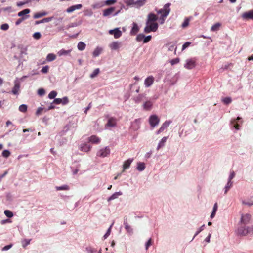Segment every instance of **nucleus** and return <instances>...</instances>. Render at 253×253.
I'll return each instance as SVG.
<instances>
[{"mask_svg":"<svg viewBox=\"0 0 253 253\" xmlns=\"http://www.w3.org/2000/svg\"><path fill=\"white\" fill-rule=\"evenodd\" d=\"M167 139H168V137H164L162 138V139L160 141V142L159 143V144L157 146V150H159L161 148H162V147H163L165 145V143L166 142Z\"/></svg>","mask_w":253,"mask_h":253,"instance_id":"22","label":"nucleus"},{"mask_svg":"<svg viewBox=\"0 0 253 253\" xmlns=\"http://www.w3.org/2000/svg\"><path fill=\"white\" fill-rule=\"evenodd\" d=\"M52 19H53V17L45 18L41 20L36 21L35 25H38V24H39L41 23H43L49 22L51 21Z\"/></svg>","mask_w":253,"mask_h":253,"instance_id":"18","label":"nucleus"},{"mask_svg":"<svg viewBox=\"0 0 253 253\" xmlns=\"http://www.w3.org/2000/svg\"><path fill=\"white\" fill-rule=\"evenodd\" d=\"M145 168V165L144 163L139 162L137 163V169L138 170L143 171Z\"/></svg>","mask_w":253,"mask_h":253,"instance_id":"32","label":"nucleus"},{"mask_svg":"<svg viewBox=\"0 0 253 253\" xmlns=\"http://www.w3.org/2000/svg\"><path fill=\"white\" fill-rule=\"evenodd\" d=\"M56 190H68L69 189V186L67 185H64L62 186H56L55 187Z\"/></svg>","mask_w":253,"mask_h":253,"instance_id":"34","label":"nucleus"},{"mask_svg":"<svg viewBox=\"0 0 253 253\" xmlns=\"http://www.w3.org/2000/svg\"><path fill=\"white\" fill-rule=\"evenodd\" d=\"M99 72L100 70L99 68L95 69L92 73L90 75V77L91 78H94L98 75V74L99 73Z\"/></svg>","mask_w":253,"mask_h":253,"instance_id":"36","label":"nucleus"},{"mask_svg":"<svg viewBox=\"0 0 253 253\" xmlns=\"http://www.w3.org/2000/svg\"><path fill=\"white\" fill-rule=\"evenodd\" d=\"M139 28L137 23L133 22V27L130 31V35H135L139 31Z\"/></svg>","mask_w":253,"mask_h":253,"instance_id":"16","label":"nucleus"},{"mask_svg":"<svg viewBox=\"0 0 253 253\" xmlns=\"http://www.w3.org/2000/svg\"><path fill=\"white\" fill-rule=\"evenodd\" d=\"M110 153V149L109 147L106 146L105 148L100 149L97 153V156L104 158L109 155Z\"/></svg>","mask_w":253,"mask_h":253,"instance_id":"3","label":"nucleus"},{"mask_svg":"<svg viewBox=\"0 0 253 253\" xmlns=\"http://www.w3.org/2000/svg\"><path fill=\"white\" fill-rule=\"evenodd\" d=\"M189 24V20L188 19H186L184 20L183 23L182 24V26L184 28L187 27Z\"/></svg>","mask_w":253,"mask_h":253,"instance_id":"59","label":"nucleus"},{"mask_svg":"<svg viewBox=\"0 0 253 253\" xmlns=\"http://www.w3.org/2000/svg\"><path fill=\"white\" fill-rule=\"evenodd\" d=\"M116 124V120L114 118H110L106 124L107 126L113 127L115 126Z\"/></svg>","mask_w":253,"mask_h":253,"instance_id":"27","label":"nucleus"},{"mask_svg":"<svg viewBox=\"0 0 253 253\" xmlns=\"http://www.w3.org/2000/svg\"><path fill=\"white\" fill-rule=\"evenodd\" d=\"M56 55L53 53H49L46 57V60L48 62H51L56 59Z\"/></svg>","mask_w":253,"mask_h":253,"instance_id":"30","label":"nucleus"},{"mask_svg":"<svg viewBox=\"0 0 253 253\" xmlns=\"http://www.w3.org/2000/svg\"><path fill=\"white\" fill-rule=\"evenodd\" d=\"M5 215L7 217H9V218H11L12 217H13V213L9 210H5L4 212Z\"/></svg>","mask_w":253,"mask_h":253,"instance_id":"43","label":"nucleus"},{"mask_svg":"<svg viewBox=\"0 0 253 253\" xmlns=\"http://www.w3.org/2000/svg\"><path fill=\"white\" fill-rule=\"evenodd\" d=\"M146 2V0H137L136 1H134V4L135 5H137L138 7H140L143 6Z\"/></svg>","mask_w":253,"mask_h":253,"instance_id":"35","label":"nucleus"},{"mask_svg":"<svg viewBox=\"0 0 253 253\" xmlns=\"http://www.w3.org/2000/svg\"><path fill=\"white\" fill-rule=\"evenodd\" d=\"M11 247H12V245H6V246H4V247L2 248V250H3V251L8 250H9V249H10Z\"/></svg>","mask_w":253,"mask_h":253,"instance_id":"64","label":"nucleus"},{"mask_svg":"<svg viewBox=\"0 0 253 253\" xmlns=\"http://www.w3.org/2000/svg\"><path fill=\"white\" fill-rule=\"evenodd\" d=\"M205 226V225H203L199 229L198 231L196 232V234H195L194 237L196 236L197 235H198L203 230L204 228V227Z\"/></svg>","mask_w":253,"mask_h":253,"instance_id":"62","label":"nucleus"},{"mask_svg":"<svg viewBox=\"0 0 253 253\" xmlns=\"http://www.w3.org/2000/svg\"><path fill=\"white\" fill-rule=\"evenodd\" d=\"M49 70V66H45L42 67V68L41 70V72L43 73H46L48 72Z\"/></svg>","mask_w":253,"mask_h":253,"instance_id":"51","label":"nucleus"},{"mask_svg":"<svg viewBox=\"0 0 253 253\" xmlns=\"http://www.w3.org/2000/svg\"><path fill=\"white\" fill-rule=\"evenodd\" d=\"M122 194V193L120 192H116L112 194L108 199V201H110L112 200L118 198V197Z\"/></svg>","mask_w":253,"mask_h":253,"instance_id":"31","label":"nucleus"},{"mask_svg":"<svg viewBox=\"0 0 253 253\" xmlns=\"http://www.w3.org/2000/svg\"><path fill=\"white\" fill-rule=\"evenodd\" d=\"M113 225V223L111 225L110 228L108 229V230H107V231L106 233V234L104 235V238H107L109 236V235L110 234V232H111V227H112Z\"/></svg>","mask_w":253,"mask_h":253,"instance_id":"56","label":"nucleus"},{"mask_svg":"<svg viewBox=\"0 0 253 253\" xmlns=\"http://www.w3.org/2000/svg\"><path fill=\"white\" fill-rule=\"evenodd\" d=\"M232 182L228 181L227 185L225 187V194H226L229 190V189L232 187Z\"/></svg>","mask_w":253,"mask_h":253,"instance_id":"39","label":"nucleus"},{"mask_svg":"<svg viewBox=\"0 0 253 253\" xmlns=\"http://www.w3.org/2000/svg\"><path fill=\"white\" fill-rule=\"evenodd\" d=\"M33 37L35 39H39L41 37V34L40 32H36L33 34Z\"/></svg>","mask_w":253,"mask_h":253,"instance_id":"50","label":"nucleus"},{"mask_svg":"<svg viewBox=\"0 0 253 253\" xmlns=\"http://www.w3.org/2000/svg\"><path fill=\"white\" fill-rule=\"evenodd\" d=\"M121 42H114L109 44V47L112 50H117L121 46Z\"/></svg>","mask_w":253,"mask_h":253,"instance_id":"17","label":"nucleus"},{"mask_svg":"<svg viewBox=\"0 0 253 253\" xmlns=\"http://www.w3.org/2000/svg\"><path fill=\"white\" fill-rule=\"evenodd\" d=\"M179 59L178 58H176L171 60L170 61V63L172 65H173L174 64H176L179 63Z\"/></svg>","mask_w":253,"mask_h":253,"instance_id":"53","label":"nucleus"},{"mask_svg":"<svg viewBox=\"0 0 253 253\" xmlns=\"http://www.w3.org/2000/svg\"><path fill=\"white\" fill-rule=\"evenodd\" d=\"M57 93L55 91H51L48 94V97L50 99H54L57 95Z\"/></svg>","mask_w":253,"mask_h":253,"instance_id":"40","label":"nucleus"},{"mask_svg":"<svg viewBox=\"0 0 253 253\" xmlns=\"http://www.w3.org/2000/svg\"><path fill=\"white\" fill-rule=\"evenodd\" d=\"M154 78L152 76L147 77L144 81V85L146 87L151 86L154 82Z\"/></svg>","mask_w":253,"mask_h":253,"instance_id":"7","label":"nucleus"},{"mask_svg":"<svg viewBox=\"0 0 253 253\" xmlns=\"http://www.w3.org/2000/svg\"><path fill=\"white\" fill-rule=\"evenodd\" d=\"M158 28V24L156 22H147L146 26L144 28V32L146 33L151 31H156Z\"/></svg>","mask_w":253,"mask_h":253,"instance_id":"2","label":"nucleus"},{"mask_svg":"<svg viewBox=\"0 0 253 253\" xmlns=\"http://www.w3.org/2000/svg\"><path fill=\"white\" fill-rule=\"evenodd\" d=\"M167 46H169L168 50L172 51L174 49V45H170V44H167Z\"/></svg>","mask_w":253,"mask_h":253,"instance_id":"63","label":"nucleus"},{"mask_svg":"<svg viewBox=\"0 0 253 253\" xmlns=\"http://www.w3.org/2000/svg\"><path fill=\"white\" fill-rule=\"evenodd\" d=\"M53 103L56 104H61V98L55 99L53 101Z\"/></svg>","mask_w":253,"mask_h":253,"instance_id":"57","label":"nucleus"},{"mask_svg":"<svg viewBox=\"0 0 253 253\" xmlns=\"http://www.w3.org/2000/svg\"><path fill=\"white\" fill-rule=\"evenodd\" d=\"M30 12V10L29 9H25L18 12V16L22 17L26 15H28L27 14H29Z\"/></svg>","mask_w":253,"mask_h":253,"instance_id":"26","label":"nucleus"},{"mask_svg":"<svg viewBox=\"0 0 253 253\" xmlns=\"http://www.w3.org/2000/svg\"><path fill=\"white\" fill-rule=\"evenodd\" d=\"M20 84L19 82H15L14 87L12 88V93L13 94L16 95L18 94L20 90Z\"/></svg>","mask_w":253,"mask_h":253,"instance_id":"14","label":"nucleus"},{"mask_svg":"<svg viewBox=\"0 0 253 253\" xmlns=\"http://www.w3.org/2000/svg\"><path fill=\"white\" fill-rule=\"evenodd\" d=\"M133 161V159H128L125 161L123 165V171H124L126 169H127L130 167L131 163Z\"/></svg>","mask_w":253,"mask_h":253,"instance_id":"13","label":"nucleus"},{"mask_svg":"<svg viewBox=\"0 0 253 253\" xmlns=\"http://www.w3.org/2000/svg\"><path fill=\"white\" fill-rule=\"evenodd\" d=\"M231 124L233 125L234 127L237 129L239 130L240 127V126L239 124L236 122V120H232L231 121Z\"/></svg>","mask_w":253,"mask_h":253,"instance_id":"41","label":"nucleus"},{"mask_svg":"<svg viewBox=\"0 0 253 253\" xmlns=\"http://www.w3.org/2000/svg\"><path fill=\"white\" fill-rule=\"evenodd\" d=\"M103 49L101 47H97L95 49L93 52V57H97L99 55V54L102 52Z\"/></svg>","mask_w":253,"mask_h":253,"instance_id":"28","label":"nucleus"},{"mask_svg":"<svg viewBox=\"0 0 253 253\" xmlns=\"http://www.w3.org/2000/svg\"><path fill=\"white\" fill-rule=\"evenodd\" d=\"M152 105L153 103L151 101H147L143 104V107L144 109L146 110H150L151 109Z\"/></svg>","mask_w":253,"mask_h":253,"instance_id":"20","label":"nucleus"},{"mask_svg":"<svg viewBox=\"0 0 253 253\" xmlns=\"http://www.w3.org/2000/svg\"><path fill=\"white\" fill-rule=\"evenodd\" d=\"M171 123V121H166L164 122L162 125L161 127L159 128V129L157 132V134H159L163 131H164L170 125Z\"/></svg>","mask_w":253,"mask_h":253,"instance_id":"10","label":"nucleus"},{"mask_svg":"<svg viewBox=\"0 0 253 253\" xmlns=\"http://www.w3.org/2000/svg\"><path fill=\"white\" fill-rule=\"evenodd\" d=\"M19 110L21 112H25L27 110V106L25 104L21 105L19 107Z\"/></svg>","mask_w":253,"mask_h":253,"instance_id":"42","label":"nucleus"},{"mask_svg":"<svg viewBox=\"0 0 253 253\" xmlns=\"http://www.w3.org/2000/svg\"><path fill=\"white\" fill-rule=\"evenodd\" d=\"M149 122L152 127H155L159 123L160 119L156 115H153L150 116Z\"/></svg>","mask_w":253,"mask_h":253,"instance_id":"5","label":"nucleus"},{"mask_svg":"<svg viewBox=\"0 0 253 253\" xmlns=\"http://www.w3.org/2000/svg\"><path fill=\"white\" fill-rule=\"evenodd\" d=\"M195 60L191 59L187 60L186 64L184 65V67L187 69H192L195 67Z\"/></svg>","mask_w":253,"mask_h":253,"instance_id":"8","label":"nucleus"},{"mask_svg":"<svg viewBox=\"0 0 253 253\" xmlns=\"http://www.w3.org/2000/svg\"><path fill=\"white\" fill-rule=\"evenodd\" d=\"M69 102V100L67 97H64L61 99V104L66 105Z\"/></svg>","mask_w":253,"mask_h":253,"instance_id":"49","label":"nucleus"},{"mask_svg":"<svg viewBox=\"0 0 253 253\" xmlns=\"http://www.w3.org/2000/svg\"><path fill=\"white\" fill-rule=\"evenodd\" d=\"M115 10V8L111 7L103 10V16L104 17L110 15Z\"/></svg>","mask_w":253,"mask_h":253,"instance_id":"12","label":"nucleus"},{"mask_svg":"<svg viewBox=\"0 0 253 253\" xmlns=\"http://www.w3.org/2000/svg\"><path fill=\"white\" fill-rule=\"evenodd\" d=\"M221 26V23H216L211 27V30L213 32L218 31L219 29Z\"/></svg>","mask_w":253,"mask_h":253,"instance_id":"29","label":"nucleus"},{"mask_svg":"<svg viewBox=\"0 0 253 253\" xmlns=\"http://www.w3.org/2000/svg\"><path fill=\"white\" fill-rule=\"evenodd\" d=\"M235 172L234 171L231 172L229 175L228 181H231V180L235 177Z\"/></svg>","mask_w":253,"mask_h":253,"instance_id":"61","label":"nucleus"},{"mask_svg":"<svg viewBox=\"0 0 253 253\" xmlns=\"http://www.w3.org/2000/svg\"><path fill=\"white\" fill-rule=\"evenodd\" d=\"M47 15V12H45V11L38 12V13H35L34 15L33 18L34 19H38V18H41L42 17L46 16Z\"/></svg>","mask_w":253,"mask_h":253,"instance_id":"24","label":"nucleus"},{"mask_svg":"<svg viewBox=\"0 0 253 253\" xmlns=\"http://www.w3.org/2000/svg\"><path fill=\"white\" fill-rule=\"evenodd\" d=\"M152 245V239L150 238L147 242L145 245L146 250H148V248Z\"/></svg>","mask_w":253,"mask_h":253,"instance_id":"55","label":"nucleus"},{"mask_svg":"<svg viewBox=\"0 0 253 253\" xmlns=\"http://www.w3.org/2000/svg\"><path fill=\"white\" fill-rule=\"evenodd\" d=\"M144 37H145V35L144 34H140L137 35L136 39L137 41L140 42L142 40H144Z\"/></svg>","mask_w":253,"mask_h":253,"instance_id":"45","label":"nucleus"},{"mask_svg":"<svg viewBox=\"0 0 253 253\" xmlns=\"http://www.w3.org/2000/svg\"><path fill=\"white\" fill-rule=\"evenodd\" d=\"M9 27L8 24L5 23V24H3L1 25L0 29L2 30L6 31L8 29Z\"/></svg>","mask_w":253,"mask_h":253,"instance_id":"48","label":"nucleus"},{"mask_svg":"<svg viewBox=\"0 0 253 253\" xmlns=\"http://www.w3.org/2000/svg\"><path fill=\"white\" fill-rule=\"evenodd\" d=\"M109 33L111 35H113L115 39H118L122 36V32L119 29V28H115L113 30L109 31Z\"/></svg>","mask_w":253,"mask_h":253,"instance_id":"6","label":"nucleus"},{"mask_svg":"<svg viewBox=\"0 0 253 253\" xmlns=\"http://www.w3.org/2000/svg\"><path fill=\"white\" fill-rule=\"evenodd\" d=\"M242 17L246 19H253V11L250 10L244 13Z\"/></svg>","mask_w":253,"mask_h":253,"instance_id":"15","label":"nucleus"},{"mask_svg":"<svg viewBox=\"0 0 253 253\" xmlns=\"http://www.w3.org/2000/svg\"><path fill=\"white\" fill-rule=\"evenodd\" d=\"M157 20L156 15L153 13H151L148 16L147 22H155Z\"/></svg>","mask_w":253,"mask_h":253,"instance_id":"25","label":"nucleus"},{"mask_svg":"<svg viewBox=\"0 0 253 253\" xmlns=\"http://www.w3.org/2000/svg\"><path fill=\"white\" fill-rule=\"evenodd\" d=\"M85 44L82 42H80L77 45L78 49L81 51L84 50L85 49Z\"/></svg>","mask_w":253,"mask_h":253,"instance_id":"33","label":"nucleus"},{"mask_svg":"<svg viewBox=\"0 0 253 253\" xmlns=\"http://www.w3.org/2000/svg\"><path fill=\"white\" fill-rule=\"evenodd\" d=\"M29 17V15H26L21 18H19L15 22L16 25H19L23 20Z\"/></svg>","mask_w":253,"mask_h":253,"instance_id":"37","label":"nucleus"},{"mask_svg":"<svg viewBox=\"0 0 253 253\" xmlns=\"http://www.w3.org/2000/svg\"><path fill=\"white\" fill-rule=\"evenodd\" d=\"M170 6V3H167L164 5L163 9H160L158 11V13L161 14V19L162 20V23L165 21L166 17L170 11V9L169 8Z\"/></svg>","mask_w":253,"mask_h":253,"instance_id":"1","label":"nucleus"},{"mask_svg":"<svg viewBox=\"0 0 253 253\" xmlns=\"http://www.w3.org/2000/svg\"><path fill=\"white\" fill-rule=\"evenodd\" d=\"M251 219V215L249 214L242 215L241 218V222L243 224H248Z\"/></svg>","mask_w":253,"mask_h":253,"instance_id":"9","label":"nucleus"},{"mask_svg":"<svg viewBox=\"0 0 253 253\" xmlns=\"http://www.w3.org/2000/svg\"><path fill=\"white\" fill-rule=\"evenodd\" d=\"M38 93L40 96L43 95L45 94V90L43 88L39 89L38 90Z\"/></svg>","mask_w":253,"mask_h":253,"instance_id":"54","label":"nucleus"},{"mask_svg":"<svg viewBox=\"0 0 253 253\" xmlns=\"http://www.w3.org/2000/svg\"><path fill=\"white\" fill-rule=\"evenodd\" d=\"M222 101L224 104L227 105L231 103L232 99L230 97H225L222 99Z\"/></svg>","mask_w":253,"mask_h":253,"instance_id":"38","label":"nucleus"},{"mask_svg":"<svg viewBox=\"0 0 253 253\" xmlns=\"http://www.w3.org/2000/svg\"><path fill=\"white\" fill-rule=\"evenodd\" d=\"M74 11H75V8H74V7L73 5L69 7L67 9V10H66V11L68 13H71V12H73Z\"/></svg>","mask_w":253,"mask_h":253,"instance_id":"60","label":"nucleus"},{"mask_svg":"<svg viewBox=\"0 0 253 253\" xmlns=\"http://www.w3.org/2000/svg\"><path fill=\"white\" fill-rule=\"evenodd\" d=\"M250 233L253 234V230L250 227L245 228L244 227H241L238 229V233L241 235L246 236Z\"/></svg>","mask_w":253,"mask_h":253,"instance_id":"4","label":"nucleus"},{"mask_svg":"<svg viewBox=\"0 0 253 253\" xmlns=\"http://www.w3.org/2000/svg\"><path fill=\"white\" fill-rule=\"evenodd\" d=\"M125 3L128 6L133 5L134 1L133 0H123Z\"/></svg>","mask_w":253,"mask_h":253,"instance_id":"44","label":"nucleus"},{"mask_svg":"<svg viewBox=\"0 0 253 253\" xmlns=\"http://www.w3.org/2000/svg\"><path fill=\"white\" fill-rule=\"evenodd\" d=\"M151 38H152V37L150 35L148 36L147 37H144V40H143V42L144 43H147L148 42H149L151 40Z\"/></svg>","mask_w":253,"mask_h":253,"instance_id":"52","label":"nucleus"},{"mask_svg":"<svg viewBox=\"0 0 253 253\" xmlns=\"http://www.w3.org/2000/svg\"><path fill=\"white\" fill-rule=\"evenodd\" d=\"M91 147L86 144H83L80 146V150L83 152H88L90 151Z\"/></svg>","mask_w":253,"mask_h":253,"instance_id":"19","label":"nucleus"},{"mask_svg":"<svg viewBox=\"0 0 253 253\" xmlns=\"http://www.w3.org/2000/svg\"><path fill=\"white\" fill-rule=\"evenodd\" d=\"M191 43L190 42H186L182 46V50H184L185 48L188 47L190 45Z\"/></svg>","mask_w":253,"mask_h":253,"instance_id":"58","label":"nucleus"},{"mask_svg":"<svg viewBox=\"0 0 253 253\" xmlns=\"http://www.w3.org/2000/svg\"><path fill=\"white\" fill-rule=\"evenodd\" d=\"M124 224L125 225V228L126 232L129 234H131L133 233V229L130 225H129L126 221H124Z\"/></svg>","mask_w":253,"mask_h":253,"instance_id":"21","label":"nucleus"},{"mask_svg":"<svg viewBox=\"0 0 253 253\" xmlns=\"http://www.w3.org/2000/svg\"><path fill=\"white\" fill-rule=\"evenodd\" d=\"M2 155L4 157L7 158L10 156V152L7 150H5L2 152Z\"/></svg>","mask_w":253,"mask_h":253,"instance_id":"46","label":"nucleus"},{"mask_svg":"<svg viewBox=\"0 0 253 253\" xmlns=\"http://www.w3.org/2000/svg\"><path fill=\"white\" fill-rule=\"evenodd\" d=\"M71 51H72L71 49L66 50L65 49H62L60 50V51H59L58 52L57 54L59 56H62L63 55H67L71 53Z\"/></svg>","mask_w":253,"mask_h":253,"instance_id":"23","label":"nucleus"},{"mask_svg":"<svg viewBox=\"0 0 253 253\" xmlns=\"http://www.w3.org/2000/svg\"><path fill=\"white\" fill-rule=\"evenodd\" d=\"M116 1V0H107L105 1V3L106 5H110L115 3Z\"/></svg>","mask_w":253,"mask_h":253,"instance_id":"47","label":"nucleus"},{"mask_svg":"<svg viewBox=\"0 0 253 253\" xmlns=\"http://www.w3.org/2000/svg\"><path fill=\"white\" fill-rule=\"evenodd\" d=\"M88 141L93 144H98L100 142L101 139L96 135H92L88 138Z\"/></svg>","mask_w":253,"mask_h":253,"instance_id":"11","label":"nucleus"}]
</instances>
